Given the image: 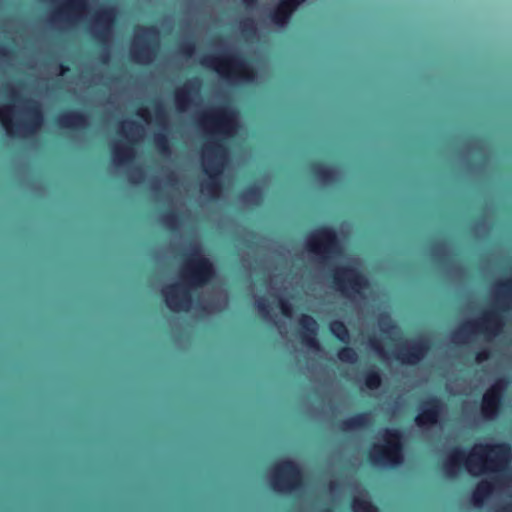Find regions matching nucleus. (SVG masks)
Masks as SVG:
<instances>
[{
  "label": "nucleus",
  "mask_w": 512,
  "mask_h": 512,
  "mask_svg": "<svg viewBox=\"0 0 512 512\" xmlns=\"http://www.w3.org/2000/svg\"><path fill=\"white\" fill-rule=\"evenodd\" d=\"M200 122L211 136L204 147L203 169L208 180L202 183L201 191L211 198H218L223 189L221 176L228 156L226 140L235 135L238 127L236 111L221 105L204 113Z\"/></svg>",
  "instance_id": "1"
},
{
  "label": "nucleus",
  "mask_w": 512,
  "mask_h": 512,
  "mask_svg": "<svg viewBox=\"0 0 512 512\" xmlns=\"http://www.w3.org/2000/svg\"><path fill=\"white\" fill-rule=\"evenodd\" d=\"M215 275L213 262L201 253L199 246L193 247L180 270L182 283L162 289L166 306L172 312L188 311L193 302L191 290L204 287Z\"/></svg>",
  "instance_id": "2"
},
{
  "label": "nucleus",
  "mask_w": 512,
  "mask_h": 512,
  "mask_svg": "<svg viewBox=\"0 0 512 512\" xmlns=\"http://www.w3.org/2000/svg\"><path fill=\"white\" fill-rule=\"evenodd\" d=\"M511 456L508 443L476 444L469 455L465 450L453 447L443 462L444 473L453 477L464 466L471 474L480 472H502L506 469Z\"/></svg>",
  "instance_id": "3"
},
{
  "label": "nucleus",
  "mask_w": 512,
  "mask_h": 512,
  "mask_svg": "<svg viewBox=\"0 0 512 512\" xmlns=\"http://www.w3.org/2000/svg\"><path fill=\"white\" fill-rule=\"evenodd\" d=\"M498 304L495 308L485 311L482 317L475 321H470L461 326L455 333V336H467L478 332L487 336H497L503 329L504 321L502 312L508 310L506 300L512 297V278L499 281L497 283Z\"/></svg>",
  "instance_id": "4"
},
{
  "label": "nucleus",
  "mask_w": 512,
  "mask_h": 512,
  "mask_svg": "<svg viewBox=\"0 0 512 512\" xmlns=\"http://www.w3.org/2000/svg\"><path fill=\"white\" fill-rule=\"evenodd\" d=\"M201 64L215 70L221 77L252 83L256 78V69L241 54L223 52L217 55H206Z\"/></svg>",
  "instance_id": "5"
},
{
  "label": "nucleus",
  "mask_w": 512,
  "mask_h": 512,
  "mask_svg": "<svg viewBox=\"0 0 512 512\" xmlns=\"http://www.w3.org/2000/svg\"><path fill=\"white\" fill-rule=\"evenodd\" d=\"M305 247L321 265H329L343 254L342 243L336 229L325 224L306 235Z\"/></svg>",
  "instance_id": "6"
},
{
  "label": "nucleus",
  "mask_w": 512,
  "mask_h": 512,
  "mask_svg": "<svg viewBox=\"0 0 512 512\" xmlns=\"http://www.w3.org/2000/svg\"><path fill=\"white\" fill-rule=\"evenodd\" d=\"M383 443L375 444L368 453V460L373 465L398 468L404 461L403 433L398 428H385Z\"/></svg>",
  "instance_id": "7"
},
{
  "label": "nucleus",
  "mask_w": 512,
  "mask_h": 512,
  "mask_svg": "<svg viewBox=\"0 0 512 512\" xmlns=\"http://www.w3.org/2000/svg\"><path fill=\"white\" fill-rule=\"evenodd\" d=\"M26 104V119L14 122L9 113L12 111L10 106H4L0 109V122L6 133L10 136L31 137L34 136L44 123V113L41 104L34 99H23Z\"/></svg>",
  "instance_id": "8"
},
{
  "label": "nucleus",
  "mask_w": 512,
  "mask_h": 512,
  "mask_svg": "<svg viewBox=\"0 0 512 512\" xmlns=\"http://www.w3.org/2000/svg\"><path fill=\"white\" fill-rule=\"evenodd\" d=\"M271 488L281 494H293L304 488V475L300 465L288 458L282 459L272 467Z\"/></svg>",
  "instance_id": "9"
},
{
  "label": "nucleus",
  "mask_w": 512,
  "mask_h": 512,
  "mask_svg": "<svg viewBox=\"0 0 512 512\" xmlns=\"http://www.w3.org/2000/svg\"><path fill=\"white\" fill-rule=\"evenodd\" d=\"M329 278L333 287L347 298L363 297L369 288L367 276L352 265H340L331 269Z\"/></svg>",
  "instance_id": "10"
},
{
  "label": "nucleus",
  "mask_w": 512,
  "mask_h": 512,
  "mask_svg": "<svg viewBox=\"0 0 512 512\" xmlns=\"http://www.w3.org/2000/svg\"><path fill=\"white\" fill-rule=\"evenodd\" d=\"M117 10L113 5L100 6L94 14L93 20L96 29L92 33L93 39L102 48L99 52V60L107 63L110 59L109 43L113 27L116 22Z\"/></svg>",
  "instance_id": "11"
},
{
  "label": "nucleus",
  "mask_w": 512,
  "mask_h": 512,
  "mask_svg": "<svg viewBox=\"0 0 512 512\" xmlns=\"http://www.w3.org/2000/svg\"><path fill=\"white\" fill-rule=\"evenodd\" d=\"M131 44L130 57L137 63H148L156 55L159 31L155 25L137 26Z\"/></svg>",
  "instance_id": "12"
},
{
  "label": "nucleus",
  "mask_w": 512,
  "mask_h": 512,
  "mask_svg": "<svg viewBox=\"0 0 512 512\" xmlns=\"http://www.w3.org/2000/svg\"><path fill=\"white\" fill-rule=\"evenodd\" d=\"M507 385L508 380L505 377L499 378L483 394L481 414L485 419L492 420L499 414Z\"/></svg>",
  "instance_id": "13"
},
{
  "label": "nucleus",
  "mask_w": 512,
  "mask_h": 512,
  "mask_svg": "<svg viewBox=\"0 0 512 512\" xmlns=\"http://www.w3.org/2000/svg\"><path fill=\"white\" fill-rule=\"evenodd\" d=\"M429 350V340L419 337L411 340L408 345L402 346L395 354V358L403 364L416 365L425 358Z\"/></svg>",
  "instance_id": "14"
},
{
  "label": "nucleus",
  "mask_w": 512,
  "mask_h": 512,
  "mask_svg": "<svg viewBox=\"0 0 512 512\" xmlns=\"http://www.w3.org/2000/svg\"><path fill=\"white\" fill-rule=\"evenodd\" d=\"M444 409L443 401L435 396L426 398L419 409V413L415 417V423L418 427L435 425L439 422Z\"/></svg>",
  "instance_id": "15"
},
{
  "label": "nucleus",
  "mask_w": 512,
  "mask_h": 512,
  "mask_svg": "<svg viewBox=\"0 0 512 512\" xmlns=\"http://www.w3.org/2000/svg\"><path fill=\"white\" fill-rule=\"evenodd\" d=\"M201 88V80L198 77L188 79L181 87L174 91V103L179 112H185L194 103Z\"/></svg>",
  "instance_id": "16"
},
{
  "label": "nucleus",
  "mask_w": 512,
  "mask_h": 512,
  "mask_svg": "<svg viewBox=\"0 0 512 512\" xmlns=\"http://www.w3.org/2000/svg\"><path fill=\"white\" fill-rule=\"evenodd\" d=\"M298 337L301 343L310 350H319L320 343L317 339L318 325L316 320L308 315L302 314L299 318Z\"/></svg>",
  "instance_id": "17"
},
{
  "label": "nucleus",
  "mask_w": 512,
  "mask_h": 512,
  "mask_svg": "<svg viewBox=\"0 0 512 512\" xmlns=\"http://www.w3.org/2000/svg\"><path fill=\"white\" fill-rule=\"evenodd\" d=\"M307 0H279L278 4L270 11L269 19L279 27L289 23L293 14Z\"/></svg>",
  "instance_id": "18"
},
{
  "label": "nucleus",
  "mask_w": 512,
  "mask_h": 512,
  "mask_svg": "<svg viewBox=\"0 0 512 512\" xmlns=\"http://www.w3.org/2000/svg\"><path fill=\"white\" fill-rule=\"evenodd\" d=\"M55 123L60 128L72 131L84 130L89 126L88 116L83 111L77 109L60 113L56 117Z\"/></svg>",
  "instance_id": "19"
},
{
  "label": "nucleus",
  "mask_w": 512,
  "mask_h": 512,
  "mask_svg": "<svg viewBox=\"0 0 512 512\" xmlns=\"http://www.w3.org/2000/svg\"><path fill=\"white\" fill-rule=\"evenodd\" d=\"M87 9V0H66L53 11V16L59 20L71 21L77 19Z\"/></svg>",
  "instance_id": "20"
},
{
  "label": "nucleus",
  "mask_w": 512,
  "mask_h": 512,
  "mask_svg": "<svg viewBox=\"0 0 512 512\" xmlns=\"http://www.w3.org/2000/svg\"><path fill=\"white\" fill-rule=\"evenodd\" d=\"M310 173L318 182L323 184H332L337 177L335 167L322 161L312 162L310 164Z\"/></svg>",
  "instance_id": "21"
},
{
  "label": "nucleus",
  "mask_w": 512,
  "mask_h": 512,
  "mask_svg": "<svg viewBox=\"0 0 512 512\" xmlns=\"http://www.w3.org/2000/svg\"><path fill=\"white\" fill-rule=\"evenodd\" d=\"M372 422V414L369 411L356 413L340 422L339 428L344 432H349L365 428Z\"/></svg>",
  "instance_id": "22"
},
{
  "label": "nucleus",
  "mask_w": 512,
  "mask_h": 512,
  "mask_svg": "<svg viewBox=\"0 0 512 512\" xmlns=\"http://www.w3.org/2000/svg\"><path fill=\"white\" fill-rule=\"evenodd\" d=\"M113 160L118 166H125L133 162L135 150L132 145H116L113 148Z\"/></svg>",
  "instance_id": "23"
},
{
  "label": "nucleus",
  "mask_w": 512,
  "mask_h": 512,
  "mask_svg": "<svg viewBox=\"0 0 512 512\" xmlns=\"http://www.w3.org/2000/svg\"><path fill=\"white\" fill-rule=\"evenodd\" d=\"M262 195L261 186L253 183L240 192L239 198L245 203L257 204L262 199Z\"/></svg>",
  "instance_id": "24"
},
{
  "label": "nucleus",
  "mask_w": 512,
  "mask_h": 512,
  "mask_svg": "<svg viewBox=\"0 0 512 512\" xmlns=\"http://www.w3.org/2000/svg\"><path fill=\"white\" fill-rule=\"evenodd\" d=\"M493 491V484L489 481H482L477 484L473 493L472 500L476 506H481L485 499L491 495Z\"/></svg>",
  "instance_id": "25"
},
{
  "label": "nucleus",
  "mask_w": 512,
  "mask_h": 512,
  "mask_svg": "<svg viewBox=\"0 0 512 512\" xmlns=\"http://www.w3.org/2000/svg\"><path fill=\"white\" fill-rule=\"evenodd\" d=\"M329 329L332 335L344 344L350 342V332L347 326L341 320H333L329 324Z\"/></svg>",
  "instance_id": "26"
},
{
  "label": "nucleus",
  "mask_w": 512,
  "mask_h": 512,
  "mask_svg": "<svg viewBox=\"0 0 512 512\" xmlns=\"http://www.w3.org/2000/svg\"><path fill=\"white\" fill-rule=\"evenodd\" d=\"M364 385L370 390H377L382 384L380 371L375 367H371L364 372Z\"/></svg>",
  "instance_id": "27"
},
{
  "label": "nucleus",
  "mask_w": 512,
  "mask_h": 512,
  "mask_svg": "<svg viewBox=\"0 0 512 512\" xmlns=\"http://www.w3.org/2000/svg\"><path fill=\"white\" fill-rule=\"evenodd\" d=\"M353 512H378V507L369 499L354 497L350 503Z\"/></svg>",
  "instance_id": "28"
},
{
  "label": "nucleus",
  "mask_w": 512,
  "mask_h": 512,
  "mask_svg": "<svg viewBox=\"0 0 512 512\" xmlns=\"http://www.w3.org/2000/svg\"><path fill=\"white\" fill-rule=\"evenodd\" d=\"M161 222L168 229L174 230L180 225L181 218L177 211L168 210L162 214Z\"/></svg>",
  "instance_id": "29"
},
{
  "label": "nucleus",
  "mask_w": 512,
  "mask_h": 512,
  "mask_svg": "<svg viewBox=\"0 0 512 512\" xmlns=\"http://www.w3.org/2000/svg\"><path fill=\"white\" fill-rule=\"evenodd\" d=\"M337 357L341 362L354 364L358 361V354L353 347L343 346L337 351Z\"/></svg>",
  "instance_id": "30"
},
{
  "label": "nucleus",
  "mask_w": 512,
  "mask_h": 512,
  "mask_svg": "<svg viewBox=\"0 0 512 512\" xmlns=\"http://www.w3.org/2000/svg\"><path fill=\"white\" fill-rule=\"evenodd\" d=\"M154 144L158 151L162 154L170 153V145L168 136L165 133L159 132L154 136Z\"/></svg>",
  "instance_id": "31"
},
{
  "label": "nucleus",
  "mask_w": 512,
  "mask_h": 512,
  "mask_svg": "<svg viewBox=\"0 0 512 512\" xmlns=\"http://www.w3.org/2000/svg\"><path fill=\"white\" fill-rule=\"evenodd\" d=\"M155 121L158 125L164 126L167 122V113L161 101H154Z\"/></svg>",
  "instance_id": "32"
},
{
  "label": "nucleus",
  "mask_w": 512,
  "mask_h": 512,
  "mask_svg": "<svg viewBox=\"0 0 512 512\" xmlns=\"http://www.w3.org/2000/svg\"><path fill=\"white\" fill-rule=\"evenodd\" d=\"M256 308H257L259 314L263 318L267 319L270 317V305H269L268 300L265 297H260L256 301Z\"/></svg>",
  "instance_id": "33"
},
{
  "label": "nucleus",
  "mask_w": 512,
  "mask_h": 512,
  "mask_svg": "<svg viewBox=\"0 0 512 512\" xmlns=\"http://www.w3.org/2000/svg\"><path fill=\"white\" fill-rule=\"evenodd\" d=\"M379 324L381 327V330L383 332H388L395 328V324L393 320L391 319L390 315L387 313H383L379 317Z\"/></svg>",
  "instance_id": "34"
},
{
  "label": "nucleus",
  "mask_w": 512,
  "mask_h": 512,
  "mask_svg": "<svg viewBox=\"0 0 512 512\" xmlns=\"http://www.w3.org/2000/svg\"><path fill=\"white\" fill-rule=\"evenodd\" d=\"M196 50V44L194 41L189 40L180 44L179 51L186 57H191Z\"/></svg>",
  "instance_id": "35"
},
{
  "label": "nucleus",
  "mask_w": 512,
  "mask_h": 512,
  "mask_svg": "<svg viewBox=\"0 0 512 512\" xmlns=\"http://www.w3.org/2000/svg\"><path fill=\"white\" fill-rule=\"evenodd\" d=\"M279 307L281 310V313L285 316L290 318L293 313V305L286 299H280L279 300Z\"/></svg>",
  "instance_id": "36"
},
{
  "label": "nucleus",
  "mask_w": 512,
  "mask_h": 512,
  "mask_svg": "<svg viewBox=\"0 0 512 512\" xmlns=\"http://www.w3.org/2000/svg\"><path fill=\"white\" fill-rule=\"evenodd\" d=\"M241 29L243 32L251 34L256 31L255 23L252 18H247L242 21L241 23Z\"/></svg>",
  "instance_id": "37"
},
{
  "label": "nucleus",
  "mask_w": 512,
  "mask_h": 512,
  "mask_svg": "<svg viewBox=\"0 0 512 512\" xmlns=\"http://www.w3.org/2000/svg\"><path fill=\"white\" fill-rule=\"evenodd\" d=\"M490 356H491L490 351L488 349L484 348V349L479 350L476 353L475 360L478 363H481V362L487 361L490 358Z\"/></svg>",
  "instance_id": "38"
},
{
  "label": "nucleus",
  "mask_w": 512,
  "mask_h": 512,
  "mask_svg": "<svg viewBox=\"0 0 512 512\" xmlns=\"http://www.w3.org/2000/svg\"><path fill=\"white\" fill-rule=\"evenodd\" d=\"M370 346L371 348L376 351L378 354L380 355H383L384 354V349H383V346L380 342L379 339H377L376 337H373L370 339Z\"/></svg>",
  "instance_id": "39"
},
{
  "label": "nucleus",
  "mask_w": 512,
  "mask_h": 512,
  "mask_svg": "<svg viewBox=\"0 0 512 512\" xmlns=\"http://www.w3.org/2000/svg\"><path fill=\"white\" fill-rule=\"evenodd\" d=\"M143 171L141 168L137 167L133 171V177L131 178L132 182H140L143 179Z\"/></svg>",
  "instance_id": "40"
},
{
  "label": "nucleus",
  "mask_w": 512,
  "mask_h": 512,
  "mask_svg": "<svg viewBox=\"0 0 512 512\" xmlns=\"http://www.w3.org/2000/svg\"><path fill=\"white\" fill-rule=\"evenodd\" d=\"M137 115L144 119L145 121H148L150 118V113L147 108L141 107L137 110Z\"/></svg>",
  "instance_id": "41"
},
{
  "label": "nucleus",
  "mask_w": 512,
  "mask_h": 512,
  "mask_svg": "<svg viewBox=\"0 0 512 512\" xmlns=\"http://www.w3.org/2000/svg\"><path fill=\"white\" fill-rule=\"evenodd\" d=\"M444 243H437L433 246V253L435 255H440L442 254L443 250H444Z\"/></svg>",
  "instance_id": "42"
},
{
  "label": "nucleus",
  "mask_w": 512,
  "mask_h": 512,
  "mask_svg": "<svg viewBox=\"0 0 512 512\" xmlns=\"http://www.w3.org/2000/svg\"><path fill=\"white\" fill-rule=\"evenodd\" d=\"M11 54V51L4 45L0 44V57L5 58Z\"/></svg>",
  "instance_id": "43"
},
{
  "label": "nucleus",
  "mask_w": 512,
  "mask_h": 512,
  "mask_svg": "<svg viewBox=\"0 0 512 512\" xmlns=\"http://www.w3.org/2000/svg\"><path fill=\"white\" fill-rule=\"evenodd\" d=\"M60 75H65L69 71V67L64 64L59 65Z\"/></svg>",
  "instance_id": "44"
},
{
  "label": "nucleus",
  "mask_w": 512,
  "mask_h": 512,
  "mask_svg": "<svg viewBox=\"0 0 512 512\" xmlns=\"http://www.w3.org/2000/svg\"><path fill=\"white\" fill-rule=\"evenodd\" d=\"M134 127H140V125L138 123H136L135 121H128L127 122V128L129 130H132Z\"/></svg>",
  "instance_id": "45"
},
{
  "label": "nucleus",
  "mask_w": 512,
  "mask_h": 512,
  "mask_svg": "<svg viewBox=\"0 0 512 512\" xmlns=\"http://www.w3.org/2000/svg\"><path fill=\"white\" fill-rule=\"evenodd\" d=\"M246 7H252L256 4L257 0H242Z\"/></svg>",
  "instance_id": "46"
},
{
  "label": "nucleus",
  "mask_w": 512,
  "mask_h": 512,
  "mask_svg": "<svg viewBox=\"0 0 512 512\" xmlns=\"http://www.w3.org/2000/svg\"><path fill=\"white\" fill-rule=\"evenodd\" d=\"M12 96L13 98H18V93L15 90H12Z\"/></svg>",
  "instance_id": "47"
},
{
  "label": "nucleus",
  "mask_w": 512,
  "mask_h": 512,
  "mask_svg": "<svg viewBox=\"0 0 512 512\" xmlns=\"http://www.w3.org/2000/svg\"><path fill=\"white\" fill-rule=\"evenodd\" d=\"M223 41H224V39L222 37H218L216 40L217 43H223Z\"/></svg>",
  "instance_id": "48"
},
{
  "label": "nucleus",
  "mask_w": 512,
  "mask_h": 512,
  "mask_svg": "<svg viewBox=\"0 0 512 512\" xmlns=\"http://www.w3.org/2000/svg\"><path fill=\"white\" fill-rule=\"evenodd\" d=\"M500 512H509V508L508 507H503Z\"/></svg>",
  "instance_id": "49"
},
{
  "label": "nucleus",
  "mask_w": 512,
  "mask_h": 512,
  "mask_svg": "<svg viewBox=\"0 0 512 512\" xmlns=\"http://www.w3.org/2000/svg\"><path fill=\"white\" fill-rule=\"evenodd\" d=\"M322 512H332V509L331 508H325L322 510Z\"/></svg>",
  "instance_id": "50"
},
{
  "label": "nucleus",
  "mask_w": 512,
  "mask_h": 512,
  "mask_svg": "<svg viewBox=\"0 0 512 512\" xmlns=\"http://www.w3.org/2000/svg\"><path fill=\"white\" fill-rule=\"evenodd\" d=\"M169 180H175V177H174V175H173V174H171V175L169 176Z\"/></svg>",
  "instance_id": "51"
},
{
  "label": "nucleus",
  "mask_w": 512,
  "mask_h": 512,
  "mask_svg": "<svg viewBox=\"0 0 512 512\" xmlns=\"http://www.w3.org/2000/svg\"><path fill=\"white\" fill-rule=\"evenodd\" d=\"M334 486H335V483H331V484H330V487H331V488H334Z\"/></svg>",
  "instance_id": "52"
}]
</instances>
